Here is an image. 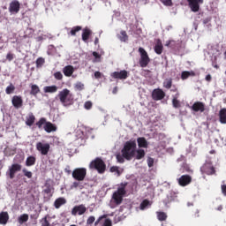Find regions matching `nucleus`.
I'll use <instances>...</instances> for the list:
<instances>
[{"label":"nucleus","mask_w":226,"mask_h":226,"mask_svg":"<svg viewBox=\"0 0 226 226\" xmlns=\"http://www.w3.org/2000/svg\"><path fill=\"white\" fill-rule=\"evenodd\" d=\"M36 163V157L30 155L26 158V167H33Z\"/></svg>","instance_id":"obj_31"},{"label":"nucleus","mask_w":226,"mask_h":226,"mask_svg":"<svg viewBox=\"0 0 226 226\" xmlns=\"http://www.w3.org/2000/svg\"><path fill=\"white\" fill-rule=\"evenodd\" d=\"M22 172H23L24 176L26 177H27L28 179H31L33 177V172L27 170V169H26V168H24L22 170Z\"/></svg>","instance_id":"obj_43"},{"label":"nucleus","mask_w":226,"mask_h":226,"mask_svg":"<svg viewBox=\"0 0 226 226\" xmlns=\"http://www.w3.org/2000/svg\"><path fill=\"white\" fill-rule=\"evenodd\" d=\"M45 124H47V118L45 117L40 118L39 121L35 123V125L39 130H41Z\"/></svg>","instance_id":"obj_32"},{"label":"nucleus","mask_w":226,"mask_h":226,"mask_svg":"<svg viewBox=\"0 0 226 226\" xmlns=\"http://www.w3.org/2000/svg\"><path fill=\"white\" fill-rule=\"evenodd\" d=\"M179 98V93L177 92L172 99V105L174 109H179L181 107V102L177 100Z\"/></svg>","instance_id":"obj_28"},{"label":"nucleus","mask_w":226,"mask_h":226,"mask_svg":"<svg viewBox=\"0 0 226 226\" xmlns=\"http://www.w3.org/2000/svg\"><path fill=\"white\" fill-rule=\"evenodd\" d=\"M34 121H36V117H34L33 113H29L26 120V126H33V124H34Z\"/></svg>","instance_id":"obj_23"},{"label":"nucleus","mask_w":226,"mask_h":226,"mask_svg":"<svg viewBox=\"0 0 226 226\" xmlns=\"http://www.w3.org/2000/svg\"><path fill=\"white\" fill-rule=\"evenodd\" d=\"M56 98L64 107H70V105L73 104V94L68 88H64L58 92Z\"/></svg>","instance_id":"obj_2"},{"label":"nucleus","mask_w":226,"mask_h":226,"mask_svg":"<svg viewBox=\"0 0 226 226\" xmlns=\"http://www.w3.org/2000/svg\"><path fill=\"white\" fill-rule=\"evenodd\" d=\"M111 77L112 79H118L119 80H126V79H128V71L114 72L111 73Z\"/></svg>","instance_id":"obj_13"},{"label":"nucleus","mask_w":226,"mask_h":226,"mask_svg":"<svg viewBox=\"0 0 226 226\" xmlns=\"http://www.w3.org/2000/svg\"><path fill=\"white\" fill-rule=\"evenodd\" d=\"M57 86L53 85V86H47L44 87L43 91L44 93H57Z\"/></svg>","instance_id":"obj_30"},{"label":"nucleus","mask_w":226,"mask_h":226,"mask_svg":"<svg viewBox=\"0 0 226 226\" xmlns=\"http://www.w3.org/2000/svg\"><path fill=\"white\" fill-rule=\"evenodd\" d=\"M35 64H36V68H41V66L45 64V58L43 57L37 58Z\"/></svg>","instance_id":"obj_41"},{"label":"nucleus","mask_w":226,"mask_h":226,"mask_svg":"<svg viewBox=\"0 0 226 226\" xmlns=\"http://www.w3.org/2000/svg\"><path fill=\"white\" fill-rule=\"evenodd\" d=\"M79 188V190H82L84 188V185L80 183V181L77 180L71 185V190H77Z\"/></svg>","instance_id":"obj_36"},{"label":"nucleus","mask_w":226,"mask_h":226,"mask_svg":"<svg viewBox=\"0 0 226 226\" xmlns=\"http://www.w3.org/2000/svg\"><path fill=\"white\" fill-rule=\"evenodd\" d=\"M222 192L225 195L226 197V185H221Z\"/></svg>","instance_id":"obj_58"},{"label":"nucleus","mask_w":226,"mask_h":226,"mask_svg":"<svg viewBox=\"0 0 226 226\" xmlns=\"http://www.w3.org/2000/svg\"><path fill=\"white\" fill-rule=\"evenodd\" d=\"M84 107L87 110H90V109L93 108V102H91V101H87L85 102Z\"/></svg>","instance_id":"obj_48"},{"label":"nucleus","mask_w":226,"mask_h":226,"mask_svg":"<svg viewBox=\"0 0 226 226\" xmlns=\"http://www.w3.org/2000/svg\"><path fill=\"white\" fill-rule=\"evenodd\" d=\"M86 211H87V207H86V205H77L72 209V216H77V215L79 216H82V215H84Z\"/></svg>","instance_id":"obj_8"},{"label":"nucleus","mask_w":226,"mask_h":226,"mask_svg":"<svg viewBox=\"0 0 226 226\" xmlns=\"http://www.w3.org/2000/svg\"><path fill=\"white\" fill-rule=\"evenodd\" d=\"M147 165H148V167H153V165H154V159H153L152 157H148L147 158Z\"/></svg>","instance_id":"obj_51"},{"label":"nucleus","mask_w":226,"mask_h":226,"mask_svg":"<svg viewBox=\"0 0 226 226\" xmlns=\"http://www.w3.org/2000/svg\"><path fill=\"white\" fill-rule=\"evenodd\" d=\"M139 52L140 54L139 66L141 68H146L147 64L151 63V58H149V55L147 54V51L144 49V48H139Z\"/></svg>","instance_id":"obj_5"},{"label":"nucleus","mask_w":226,"mask_h":226,"mask_svg":"<svg viewBox=\"0 0 226 226\" xmlns=\"http://www.w3.org/2000/svg\"><path fill=\"white\" fill-rule=\"evenodd\" d=\"M64 204H66V199L57 198L54 202V207L56 209H59V207H61V206H64Z\"/></svg>","instance_id":"obj_25"},{"label":"nucleus","mask_w":226,"mask_h":226,"mask_svg":"<svg viewBox=\"0 0 226 226\" xmlns=\"http://www.w3.org/2000/svg\"><path fill=\"white\" fill-rule=\"evenodd\" d=\"M152 98L154 100V102L163 100V98H165V92L161 88H155L152 92Z\"/></svg>","instance_id":"obj_12"},{"label":"nucleus","mask_w":226,"mask_h":226,"mask_svg":"<svg viewBox=\"0 0 226 226\" xmlns=\"http://www.w3.org/2000/svg\"><path fill=\"white\" fill-rule=\"evenodd\" d=\"M15 92V86L13 84H10L5 89L6 94H12Z\"/></svg>","instance_id":"obj_40"},{"label":"nucleus","mask_w":226,"mask_h":226,"mask_svg":"<svg viewBox=\"0 0 226 226\" xmlns=\"http://www.w3.org/2000/svg\"><path fill=\"white\" fill-rule=\"evenodd\" d=\"M28 220L29 215L27 214H23L18 218V222L20 225H22V223H26V222H27Z\"/></svg>","instance_id":"obj_35"},{"label":"nucleus","mask_w":226,"mask_h":226,"mask_svg":"<svg viewBox=\"0 0 226 226\" xmlns=\"http://www.w3.org/2000/svg\"><path fill=\"white\" fill-rule=\"evenodd\" d=\"M103 218H107V215H102V216H100L96 221H95V222H94V225L95 226H98V223H100V222H102V220H103Z\"/></svg>","instance_id":"obj_52"},{"label":"nucleus","mask_w":226,"mask_h":226,"mask_svg":"<svg viewBox=\"0 0 226 226\" xmlns=\"http://www.w3.org/2000/svg\"><path fill=\"white\" fill-rule=\"evenodd\" d=\"M154 50L155 54H158V56L162 55V53L163 52V44L162 43V41L160 39L157 40Z\"/></svg>","instance_id":"obj_20"},{"label":"nucleus","mask_w":226,"mask_h":226,"mask_svg":"<svg viewBox=\"0 0 226 226\" xmlns=\"http://www.w3.org/2000/svg\"><path fill=\"white\" fill-rule=\"evenodd\" d=\"M124 155H123V154H117V162H118V163H124Z\"/></svg>","instance_id":"obj_47"},{"label":"nucleus","mask_w":226,"mask_h":226,"mask_svg":"<svg viewBox=\"0 0 226 226\" xmlns=\"http://www.w3.org/2000/svg\"><path fill=\"white\" fill-rule=\"evenodd\" d=\"M177 183L179 186H188L192 183V176L190 175H182L177 178Z\"/></svg>","instance_id":"obj_14"},{"label":"nucleus","mask_w":226,"mask_h":226,"mask_svg":"<svg viewBox=\"0 0 226 226\" xmlns=\"http://www.w3.org/2000/svg\"><path fill=\"white\" fill-rule=\"evenodd\" d=\"M48 218L49 215H46L40 221L41 226H50V222H49Z\"/></svg>","instance_id":"obj_42"},{"label":"nucleus","mask_w":226,"mask_h":226,"mask_svg":"<svg viewBox=\"0 0 226 226\" xmlns=\"http://www.w3.org/2000/svg\"><path fill=\"white\" fill-rule=\"evenodd\" d=\"M9 11L12 15H17L20 11V2L19 0H12L9 4Z\"/></svg>","instance_id":"obj_9"},{"label":"nucleus","mask_w":226,"mask_h":226,"mask_svg":"<svg viewBox=\"0 0 226 226\" xmlns=\"http://www.w3.org/2000/svg\"><path fill=\"white\" fill-rule=\"evenodd\" d=\"M79 31H82V26H77L72 27L70 32L71 36H76L77 33H79Z\"/></svg>","instance_id":"obj_38"},{"label":"nucleus","mask_w":226,"mask_h":226,"mask_svg":"<svg viewBox=\"0 0 226 226\" xmlns=\"http://www.w3.org/2000/svg\"><path fill=\"white\" fill-rule=\"evenodd\" d=\"M110 172H119V168L117 166H113L110 168Z\"/></svg>","instance_id":"obj_56"},{"label":"nucleus","mask_w":226,"mask_h":226,"mask_svg":"<svg viewBox=\"0 0 226 226\" xmlns=\"http://www.w3.org/2000/svg\"><path fill=\"white\" fill-rule=\"evenodd\" d=\"M103 226H112V221H110V219H106L104 221Z\"/></svg>","instance_id":"obj_53"},{"label":"nucleus","mask_w":226,"mask_h":226,"mask_svg":"<svg viewBox=\"0 0 226 226\" xmlns=\"http://www.w3.org/2000/svg\"><path fill=\"white\" fill-rule=\"evenodd\" d=\"M30 87V94H32V96H36V94L40 93V87H38V85H31Z\"/></svg>","instance_id":"obj_33"},{"label":"nucleus","mask_w":226,"mask_h":226,"mask_svg":"<svg viewBox=\"0 0 226 226\" xmlns=\"http://www.w3.org/2000/svg\"><path fill=\"white\" fill-rule=\"evenodd\" d=\"M149 206V200H144L140 204V209H144L145 207H147Z\"/></svg>","instance_id":"obj_49"},{"label":"nucleus","mask_w":226,"mask_h":226,"mask_svg":"<svg viewBox=\"0 0 226 226\" xmlns=\"http://www.w3.org/2000/svg\"><path fill=\"white\" fill-rule=\"evenodd\" d=\"M15 57V55L12 54L11 52H9L7 55H6V60L11 62V61H13Z\"/></svg>","instance_id":"obj_50"},{"label":"nucleus","mask_w":226,"mask_h":226,"mask_svg":"<svg viewBox=\"0 0 226 226\" xmlns=\"http://www.w3.org/2000/svg\"><path fill=\"white\" fill-rule=\"evenodd\" d=\"M54 77L56 80H63V73L61 72H55Z\"/></svg>","instance_id":"obj_46"},{"label":"nucleus","mask_w":226,"mask_h":226,"mask_svg":"<svg viewBox=\"0 0 226 226\" xmlns=\"http://www.w3.org/2000/svg\"><path fill=\"white\" fill-rule=\"evenodd\" d=\"M94 77H95V79H102V72H94Z\"/></svg>","instance_id":"obj_60"},{"label":"nucleus","mask_w":226,"mask_h":226,"mask_svg":"<svg viewBox=\"0 0 226 226\" xmlns=\"http://www.w3.org/2000/svg\"><path fill=\"white\" fill-rule=\"evenodd\" d=\"M156 215L159 222H165V220L168 218L167 213L165 212H156Z\"/></svg>","instance_id":"obj_34"},{"label":"nucleus","mask_w":226,"mask_h":226,"mask_svg":"<svg viewBox=\"0 0 226 226\" xmlns=\"http://www.w3.org/2000/svg\"><path fill=\"white\" fill-rule=\"evenodd\" d=\"M219 121L222 124H226V108L221 109L219 111Z\"/></svg>","instance_id":"obj_21"},{"label":"nucleus","mask_w":226,"mask_h":226,"mask_svg":"<svg viewBox=\"0 0 226 226\" xmlns=\"http://www.w3.org/2000/svg\"><path fill=\"white\" fill-rule=\"evenodd\" d=\"M189 3V7L191 10L194 12L197 13L199 10H200V4L204 3V0H187Z\"/></svg>","instance_id":"obj_10"},{"label":"nucleus","mask_w":226,"mask_h":226,"mask_svg":"<svg viewBox=\"0 0 226 226\" xmlns=\"http://www.w3.org/2000/svg\"><path fill=\"white\" fill-rule=\"evenodd\" d=\"M99 43H100V39H98V37H95L94 45H98Z\"/></svg>","instance_id":"obj_63"},{"label":"nucleus","mask_w":226,"mask_h":226,"mask_svg":"<svg viewBox=\"0 0 226 226\" xmlns=\"http://www.w3.org/2000/svg\"><path fill=\"white\" fill-rule=\"evenodd\" d=\"M135 158L136 160H142V158H144V156H146V151H144V149L142 148H139L138 150L135 149Z\"/></svg>","instance_id":"obj_26"},{"label":"nucleus","mask_w":226,"mask_h":226,"mask_svg":"<svg viewBox=\"0 0 226 226\" xmlns=\"http://www.w3.org/2000/svg\"><path fill=\"white\" fill-rule=\"evenodd\" d=\"M74 72H75V68H73L72 65H67L63 69V73L65 77H72Z\"/></svg>","instance_id":"obj_18"},{"label":"nucleus","mask_w":226,"mask_h":226,"mask_svg":"<svg viewBox=\"0 0 226 226\" xmlns=\"http://www.w3.org/2000/svg\"><path fill=\"white\" fill-rule=\"evenodd\" d=\"M93 34V32L91 31V29L86 27L83 29V33H82V40L83 41H87L89 40V36H91V34Z\"/></svg>","instance_id":"obj_24"},{"label":"nucleus","mask_w":226,"mask_h":226,"mask_svg":"<svg viewBox=\"0 0 226 226\" xmlns=\"http://www.w3.org/2000/svg\"><path fill=\"white\" fill-rule=\"evenodd\" d=\"M21 170H22V165L19 163L11 164V166L9 168L10 179H13L15 177V174H17V172H20Z\"/></svg>","instance_id":"obj_11"},{"label":"nucleus","mask_w":226,"mask_h":226,"mask_svg":"<svg viewBox=\"0 0 226 226\" xmlns=\"http://www.w3.org/2000/svg\"><path fill=\"white\" fill-rule=\"evenodd\" d=\"M93 56H94V57L95 58V59H101V57H102V55H100L98 52H96V51H94L93 52Z\"/></svg>","instance_id":"obj_54"},{"label":"nucleus","mask_w":226,"mask_h":226,"mask_svg":"<svg viewBox=\"0 0 226 226\" xmlns=\"http://www.w3.org/2000/svg\"><path fill=\"white\" fill-rule=\"evenodd\" d=\"M135 149H137V141L130 140L125 142L121 153L125 160L130 161L135 158Z\"/></svg>","instance_id":"obj_1"},{"label":"nucleus","mask_w":226,"mask_h":226,"mask_svg":"<svg viewBox=\"0 0 226 226\" xmlns=\"http://www.w3.org/2000/svg\"><path fill=\"white\" fill-rule=\"evenodd\" d=\"M87 176V170L86 168H77L72 171V177L76 181H84Z\"/></svg>","instance_id":"obj_6"},{"label":"nucleus","mask_w":226,"mask_h":226,"mask_svg":"<svg viewBox=\"0 0 226 226\" xmlns=\"http://www.w3.org/2000/svg\"><path fill=\"white\" fill-rule=\"evenodd\" d=\"M203 170L205 173H207V176H213V174L216 172V170H215V167L213 166L207 167V165L203 167Z\"/></svg>","instance_id":"obj_29"},{"label":"nucleus","mask_w":226,"mask_h":226,"mask_svg":"<svg viewBox=\"0 0 226 226\" xmlns=\"http://www.w3.org/2000/svg\"><path fill=\"white\" fill-rule=\"evenodd\" d=\"M205 80H207V82H211V80H212L211 74L207 75L205 78Z\"/></svg>","instance_id":"obj_62"},{"label":"nucleus","mask_w":226,"mask_h":226,"mask_svg":"<svg viewBox=\"0 0 226 226\" xmlns=\"http://www.w3.org/2000/svg\"><path fill=\"white\" fill-rule=\"evenodd\" d=\"M163 4L165 6H172V0H164Z\"/></svg>","instance_id":"obj_55"},{"label":"nucleus","mask_w":226,"mask_h":226,"mask_svg":"<svg viewBox=\"0 0 226 226\" xmlns=\"http://www.w3.org/2000/svg\"><path fill=\"white\" fill-rule=\"evenodd\" d=\"M119 40H120L121 41H128V34H126V31L122 30V31L120 32Z\"/></svg>","instance_id":"obj_39"},{"label":"nucleus","mask_w":226,"mask_h":226,"mask_svg":"<svg viewBox=\"0 0 226 226\" xmlns=\"http://www.w3.org/2000/svg\"><path fill=\"white\" fill-rule=\"evenodd\" d=\"M75 89H77V91H83L84 89V84L80 81H78L75 86H74Z\"/></svg>","instance_id":"obj_44"},{"label":"nucleus","mask_w":226,"mask_h":226,"mask_svg":"<svg viewBox=\"0 0 226 226\" xmlns=\"http://www.w3.org/2000/svg\"><path fill=\"white\" fill-rule=\"evenodd\" d=\"M89 169L91 170H97L99 174H103L107 169V165L105 164V162L102 160V158L96 157L90 162Z\"/></svg>","instance_id":"obj_4"},{"label":"nucleus","mask_w":226,"mask_h":226,"mask_svg":"<svg viewBox=\"0 0 226 226\" xmlns=\"http://www.w3.org/2000/svg\"><path fill=\"white\" fill-rule=\"evenodd\" d=\"M9 220H10V215H8V212L0 213V225H6Z\"/></svg>","instance_id":"obj_19"},{"label":"nucleus","mask_w":226,"mask_h":226,"mask_svg":"<svg viewBox=\"0 0 226 226\" xmlns=\"http://www.w3.org/2000/svg\"><path fill=\"white\" fill-rule=\"evenodd\" d=\"M43 129L47 132V133H51V132H56L57 127L51 122H46V124L43 126Z\"/></svg>","instance_id":"obj_17"},{"label":"nucleus","mask_w":226,"mask_h":226,"mask_svg":"<svg viewBox=\"0 0 226 226\" xmlns=\"http://www.w3.org/2000/svg\"><path fill=\"white\" fill-rule=\"evenodd\" d=\"M36 149L37 151H39V153H41V154H42L43 156H47V154H49V152L50 151V144L37 142Z\"/></svg>","instance_id":"obj_7"},{"label":"nucleus","mask_w":226,"mask_h":226,"mask_svg":"<svg viewBox=\"0 0 226 226\" xmlns=\"http://www.w3.org/2000/svg\"><path fill=\"white\" fill-rule=\"evenodd\" d=\"M94 220H96L94 216H89L87 220V225L91 226L93 223H94Z\"/></svg>","instance_id":"obj_45"},{"label":"nucleus","mask_w":226,"mask_h":226,"mask_svg":"<svg viewBox=\"0 0 226 226\" xmlns=\"http://www.w3.org/2000/svg\"><path fill=\"white\" fill-rule=\"evenodd\" d=\"M137 143H138L139 147L147 148V147L149 146V143H147V140L144 137L138 138Z\"/></svg>","instance_id":"obj_22"},{"label":"nucleus","mask_w":226,"mask_h":226,"mask_svg":"<svg viewBox=\"0 0 226 226\" xmlns=\"http://www.w3.org/2000/svg\"><path fill=\"white\" fill-rule=\"evenodd\" d=\"M52 192V188H50V185H49L46 189H44V193H47L49 195V193H51Z\"/></svg>","instance_id":"obj_57"},{"label":"nucleus","mask_w":226,"mask_h":226,"mask_svg":"<svg viewBox=\"0 0 226 226\" xmlns=\"http://www.w3.org/2000/svg\"><path fill=\"white\" fill-rule=\"evenodd\" d=\"M128 186V183H121L117 187V190L113 192L112 200L117 206H120L123 204V197L126 195V187Z\"/></svg>","instance_id":"obj_3"},{"label":"nucleus","mask_w":226,"mask_h":226,"mask_svg":"<svg viewBox=\"0 0 226 226\" xmlns=\"http://www.w3.org/2000/svg\"><path fill=\"white\" fill-rule=\"evenodd\" d=\"M189 77H195V72H193V71H191V72L184 71V72H182V73H181L182 80H186V79H188Z\"/></svg>","instance_id":"obj_27"},{"label":"nucleus","mask_w":226,"mask_h":226,"mask_svg":"<svg viewBox=\"0 0 226 226\" xmlns=\"http://www.w3.org/2000/svg\"><path fill=\"white\" fill-rule=\"evenodd\" d=\"M11 103L14 109H20L24 105V101L22 100V96L14 95L11 99Z\"/></svg>","instance_id":"obj_16"},{"label":"nucleus","mask_w":226,"mask_h":226,"mask_svg":"<svg viewBox=\"0 0 226 226\" xmlns=\"http://www.w3.org/2000/svg\"><path fill=\"white\" fill-rule=\"evenodd\" d=\"M193 112H205L206 111V103L202 102H195L191 107Z\"/></svg>","instance_id":"obj_15"},{"label":"nucleus","mask_w":226,"mask_h":226,"mask_svg":"<svg viewBox=\"0 0 226 226\" xmlns=\"http://www.w3.org/2000/svg\"><path fill=\"white\" fill-rule=\"evenodd\" d=\"M64 171L67 173V174H72V170H68V169H65Z\"/></svg>","instance_id":"obj_64"},{"label":"nucleus","mask_w":226,"mask_h":226,"mask_svg":"<svg viewBox=\"0 0 226 226\" xmlns=\"http://www.w3.org/2000/svg\"><path fill=\"white\" fill-rule=\"evenodd\" d=\"M172 43H176L174 41H168L166 42V47H170L172 49Z\"/></svg>","instance_id":"obj_59"},{"label":"nucleus","mask_w":226,"mask_h":226,"mask_svg":"<svg viewBox=\"0 0 226 226\" xmlns=\"http://www.w3.org/2000/svg\"><path fill=\"white\" fill-rule=\"evenodd\" d=\"M162 86L165 89H170L172 88V79L169 78L164 79Z\"/></svg>","instance_id":"obj_37"},{"label":"nucleus","mask_w":226,"mask_h":226,"mask_svg":"<svg viewBox=\"0 0 226 226\" xmlns=\"http://www.w3.org/2000/svg\"><path fill=\"white\" fill-rule=\"evenodd\" d=\"M172 88L170 89L171 93H177V87L176 85H172Z\"/></svg>","instance_id":"obj_61"}]
</instances>
